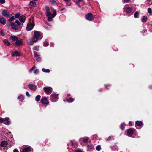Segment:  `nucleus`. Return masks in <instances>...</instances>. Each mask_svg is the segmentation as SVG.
<instances>
[{
	"label": "nucleus",
	"instance_id": "f257e3e1",
	"mask_svg": "<svg viewBox=\"0 0 152 152\" xmlns=\"http://www.w3.org/2000/svg\"><path fill=\"white\" fill-rule=\"evenodd\" d=\"M34 34V35L32 37V40L29 39L28 41V44L30 45H32L33 43L36 42L40 37V34L39 32L35 31Z\"/></svg>",
	"mask_w": 152,
	"mask_h": 152
},
{
	"label": "nucleus",
	"instance_id": "f03ea898",
	"mask_svg": "<svg viewBox=\"0 0 152 152\" xmlns=\"http://www.w3.org/2000/svg\"><path fill=\"white\" fill-rule=\"evenodd\" d=\"M45 92L47 94H50L52 91V88L50 87H45L43 88Z\"/></svg>",
	"mask_w": 152,
	"mask_h": 152
},
{
	"label": "nucleus",
	"instance_id": "7ed1b4c3",
	"mask_svg": "<svg viewBox=\"0 0 152 152\" xmlns=\"http://www.w3.org/2000/svg\"><path fill=\"white\" fill-rule=\"evenodd\" d=\"M86 19L89 21H92L93 20V17L92 14L89 13L87 14L86 16Z\"/></svg>",
	"mask_w": 152,
	"mask_h": 152
},
{
	"label": "nucleus",
	"instance_id": "20e7f679",
	"mask_svg": "<svg viewBox=\"0 0 152 152\" xmlns=\"http://www.w3.org/2000/svg\"><path fill=\"white\" fill-rule=\"evenodd\" d=\"M2 14L3 16L8 18L9 17L10 13L7 10H4L2 12Z\"/></svg>",
	"mask_w": 152,
	"mask_h": 152
},
{
	"label": "nucleus",
	"instance_id": "39448f33",
	"mask_svg": "<svg viewBox=\"0 0 152 152\" xmlns=\"http://www.w3.org/2000/svg\"><path fill=\"white\" fill-rule=\"evenodd\" d=\"M34 26L33 24H28L26 27V30L27 31H29L33 29Z\"/></svg>",
	"mask_w": 152,
	"mask_h": 152
},
{
	"label": "nucleus",
	"instance_id": "423d86ee",
	"mask_svg": "<svg viewBox=\"0 0 152 152\" xmlns=\"http://www.w3.org/2000/svg\"><path fill=\"white\" fill-rule=\"evenodd\" d=\"M41 102L42 104H48L49 103L47 98L46 97L42 98L41 100Z\"/></svg>",
	"mask_w": 152,
	"mask_h": 152
},
{
	"label": "nucleus",
	"instance_id": "0eeeda50",
	"mask_svg": "<svg viewBox=\"0 0 152 152\" xmlns=\"http://www.w3.org/2000/svg\"><path fill=\"white\" fill-rule=\"evenodd\" d=\"M8 143L6 141H2L1 144L0 145L1 147L5 148L7 147Z\"/></svg>",
	"mask_w": 152,
	"mask_h": 152
},
{
	"label": "nucleus",
	"instance_id": "6e6552de",
	"mask_svg": "<svg viewBox=\"0 0 152 152\" xmlns=\"http://www.w3.org/2000/svg\"><path fill=\"white\" fill-rule=\"evenodd\" d=\"M3 123L6 125H9L10 124L9 118L8 117H6L4 118Z\"/></svg>",
	"mask_w": 152,
	"mask_h": 152
},
{
	"label": "nucleus",
	"instance_id": "1a4fd4ad",
	"mask_svg": "<svg viewBox=\"0 0 152 152\" xmlns=\"http://www.w3.org/2000/svg\"><path fill=\"white\" fill-rule=\"evenodd\" d=\"M45 8L46 9V15L47 16H48L50 15L51 16L52 14L50 12V10L49 7L47 6H46L45 7Z\"/></svg>",
	"mask_w": 152,
	"mask_h": 152
},
{
	"label": "nucleus",
	"instance_id": "9d476101",
	"mask_svg": "<svg viewBox=\"0 0 152 152\" xmlns=\"http://www.w3.org/2000/svg\"><path fill=\"white\" fill-rule=\"evenodd\" d=\"M29 88L31 90L34 91H35L37 88V87L34 85L29 84L28 85Z\"/></svg>",
	"mask_w": 152,
	"mask_h": 152
},
{
	"label": "nucleus",
	"instance_id": "9b49d317",
	"mask_svg": "<svg viewBox=\"0 0 152 152\" xmlns=\"http://www.w3.org/2000/svg\"><path fill=\"white\" fill-rule=\"evenodd\" d=\"M132 128L128 129L127 130V134L129 135H132L134 132V131Z\"/></svg>",
	"mask_w": 152,
	"mask_h": 152
},
{
	"label": "nucleus",
	"instance_id": "f8f14e48",
	"mask_svg": "<svg viewBox=\"0 0 152 152\" xmlns=\"http://www.w3.org/2000/svg\"><path fill=\"white\" fill-rule=\"evenodd\" d=\"M36 1H31L29 3V6L30 7H35L36 6V3L35 2Z\"/></svg>",
	"mask_w": 152,
	"mask_h": 152
},
{
	"label": "nucleus",
	"instance_id": "ddd939ff",
	"mask_svg": "<svg viewBox=\"0 0 152 152\" xmlns=\"http://www.w3.org/2000/svg\"><path fill=\"white\" fill-rule=\"evenodd\" d=\"M31 148L30 146L26 147L23 149L22 152H28L31 151Z\"/></svg>",
	"mask_w": 152,
	"mask_h": 152
},
{
	"label": "nucleus",
	"instance_id": "4468645a",
	"mask_svg": "<svg viewBox=\"0 0 152 152\" xmlns=\"http://www.w3.org/2000/svg\"><path fill=\"white\" fill-rule=\"evenodd\" d=\"M135 124L137 126L140 127L142 126L143 125V123L140 121H136L135 122Z\"/></svg>",
	"mask_w": 152,
	"mask_h": 152
},
{
	"label": "nucleus",
	"instance_id": "2eb2a0df",
	"mask_svg": "<svg viewBox=\"0 0 152 152\" xmlns=\"http://www.w3.org/2000/svg\"><path fill=\"white\" fill-rule=\"evenodd\" d=\"M11 26L12 28L14 29L17 30L18 28V26L14 22L11 23Z\"/></svg>",
	"mask_w": 152,
	"mask_h": 152
},
{
	"label": "nucleus",
	"instance_id": "dca6fc26",
	"mask_svg": "<svg viewBox=\"0 0 152 152\" xmlns=\"http://www.w3.org/2000/svg\"><path fill=\"white\" fill-rule=\"evenodd\" d=\"M12 56H20V53L17 51H15L12 53Z\"/></svg>",
	"mask_w": 152,
	"mask_h": 152
},
{
	"label": "nucleus",
	"instance_id": "f3484780",
	"mask_svg": "<svg viewBox=\"0 0 152 152\" xmlns=\"http://www.w3.org/2000/svg\"><path fill=\"white\" fill-rule=\"evenodd\" d=\"M0 23L3 25H5L6 23V20L4 18H0Z\"/></svg>",
	"mask_w": 152,
	"mask_h": 152
},
{
	"label": "nucleus",
	"instance_id": "a211bd4d",
	"mask_svg": "<svg viewBox=\"0 0 152 152\" xmlns=\"http://www.w3.org/2000/svg\"><path fill=\"white\" fill-rule=\"evenodd\" d=\"M25 17L24 16H22L19 18V20L21 22L24 23L25 21Z\"/></svg>",
	"mask_w": 152,
	"mask_h": 152
},
{
	"label": "nucleus",
	"instance_id": "6ab92c4d",
	"mask_svg": "<svg viewBox=\"0 0 152 152\" xmlns=\"http://www.w3.org/2000/svg\"><path fill=\"white\" fill-rule=\"evenodd\" d=\"M125 10L126 13H130L132 11V9L130 7L125 8L124 10Z\"/></svg>",
	"mask_w": 152,
	"mask_h": 152
},
{
	"label": "nucleus",
	"instance_id": "aec40b11",
	"mask_svg": "<svg viewBox=\"0 0 152 152\" xmlns=\"http://www.w3.org/2000/svg\"><path fill=\"white\" fill-rule=\"evenodd\" d=\"M3 42L4 43V45L7 46H10L11 44L6 39L4 40H3Z\"/></svg>",
	"mask_w": 152,
	"mask_h": 152
},
{
	"label": "nucleus",
	"instance_id": "412c9836",
	"mask_svg": "<svg viewBox=\"0 0 152 152\" xmlns=\"http://www.w3.org/2000/svg\"><path fill=\"white\" fill-rule=\"evenodd\" d=\"M15 44L17 46H19L22 45V42L21 41L18 40L16 41L15 42Z\"/></svg>",
	"mask_w": 152,
	"mask_h": 152
},
{
	"label": "nucleus",
	"instance_id": "4be33fe9",
	"mask_svg": "<svg viewBox=\"0 0 152 152\" xmlns=\"http://www.w3.org/2000/svg\"><path fill=\"white\" fill-rule=\"evenodd\" d=\"M66 101L69 103L72 102L74 101V99L72 97L69 98L66 100Z\"/></svg>",
	"mask_w": 152,
	"mask_h": 152
},
{
	"label": "nucleus",
	"instance_id": "5701e85b",
	"mask_svg": "<svg viewBox=\"0 0 152 152\" xmlns=\"http://www.w3.org/2000/svg\"><path fill=\"white\" fill-rule=\"evenodd\" d=\"M10 38L12 40L14 41H16L18 40V38L15 36H11Z\"/></svg>",
	"mask_w": 152,
	"mask_h": 152
},
{
	"label": "nucleus",
	"instance_id": "b1692460",
	"mask_svg": "<svg viewBox=\"0 0 152 152\" xmlns=\"http://www.w3.org/2000/svg\"><path fill=\"white\" fill-rule=\"evenodd\" d=\"M18 99H20V101H22L24 99V97L23 95H20L18 97Z\"/></svg>",
	"mask_w": 152,
	"mask_h": 152
},
{
	"label": "nucleus",
	"instance_id": "393cba45",
	"mask_svg": "<svg viewBox=\"0 0 152 152\" xmlns=\"http://www.w3.org/2000/svg\"><path fill=\"white\" fill-rule=\"evenodd\" d=\"M88 139H89V138L88 137H85L84 138H83V141L84 142L86 143L88 142Z\"/></svg>",
	"mask_w": 152,
	"mask_h": 152
},
{
	"label": "nucleus",
	"instance_id": "a878e982",
	"mask_svg": "<svg viewBox=\"0 0 152 152\" xmlns=\"http://www.w3.org/2000/svg\"><path fill=\"white\" fill-rule=\"evenodd\" d=\"M41 96L40 95H37L35 98V100L36 101L38 102L40 100L41 98Z\"/></svg>",
	"mask_w": 152,
	"mask_h": 152
},
{
	"label": "nucleus",
	"instance_id": "bb28decb",
	"mask_svg": "<svg viewBox=\"0 0 152 152\" xmlns=\"http://www.w3.org/2000/svg\"><path fill=\"white\" fill-rule=\"evenodd\" d=\"M42 71L45 73H49L50 72V70L49 69H45V68H42Z\"/></svg>",
	"mask_w": 152,
	"mask_h": 152
},
{
	"label": "nucleus",
	"instance_id": "cd10ccee",
	"mask_svg": "<svg viewBox=\"0 0 152 152\" xmlns=\"http://www.w3.org/2000/svg\"><path fill=\"white\" fill-rule=\"evenodd\" d=\"M52 98L54 99H57L58 98V95L57 94L52 95L50 96Z\"/></svg>",
	"mask_w": 152,
	"mask_h": 152
},
{
	"label": "nucleus",
	"instance_id": "c85d7f7f",
	"mask_svg": "<svg viewBox=\"0 0 152 152\" xmlns=\"http://www.w3.org/2000/svg\"><path fill=\"white\" fill-rule=\"evenodd\" d=\"M147 20V17L146 16H144L142 19V21L143 22H146Z\"/></svg>",
	"mask_w": 152,
	"mask_h": 152
},
{
	"label": "nucleus",
	"instance_id": "c756f323",
	"mask_svg": "<svg viewBox=\"0 0 152 152\" xmlns=\"http://www.w3.org/2000/svg\"><path fill=\"white\" fill-rule=\"evenodd\" d=\"M139 15V13L138 11L136 12L134 14V17L135 18H137L138 17Z\"/></svg>",
	"mask_w": 152,
	"mask_h": 152
},
{
	"label": "nucleus",
	"instance_id": "7c9ffc66",
	"mask_svg": "<svg viewBox=\"0 0 152 152\" xmlns=\"http://www.w3.org/2000/svg\"><path fill=\"white\" fill-rule=\"evenodd\" d=\"M56 14V10H54V12H53V13L52 14L51 16L52 18H54Z\"/></svg>",
	"mask_w": 152,
	"mask_h": 152
},
{
	"label": "nucleus",
	"instance_id": "2f4dec72",
	"mask_svg": "<svg viewBox=\"0 0 152 152\" xmlns=\"http://www.w3.org/2000/svg\"><path fill=\"white\" fill-rule=\"evenodd\" d=\"M51 4L53 5H56L57 3L56 1L54 0H52L50 1Z\"/></svg>",
	"mask_w": 152,
	"mask_h": 152
},
{
	"label": "nucleus",
	"instance_id": "473e14b6",
	"mask_svg": "<svg viewBox=\"0 0 152 152\" xmlns=\"http://www.w3.org/2000/svg\"><path fill=\"white\" fill-rule=\"evenodd\" d=\"M20 16V13H18L15 15V17L16 18H19Z\"/></svg>",
	"mask_w": 152,
	"mask_h": 152
},
{
	"label": "nucleus",
	"instance_id": "72a5a7b5",
	"mask_svg": "<svg viewBox=\"0 0 152 152\" xmlns=\"http://www.w3.org/2000/svg\"><path fill=\"white\" fill-rule=\"evenodd\" d=\"M49 45V43H48V42L46 41H45L44 42V45L45 46H48Z\"/></svg>",
	"mask_w": 152,
	"mask_h": 152
},
{
	"label": "nucleus",
	"instance_id": "f704fd0d",
	"mask_svg": "<svg viewBox=\"0 0 152 152\" xmlns=\"http://www.w3.org/2000/svg\"><path fill=\"white\" fill-rule=\"evenodd\" d=\"M96 149L98 151H99L101 149V146L98 145L96 148Z\"/></svg>",
	"mask_w": 152,
	"mask_h": 152
},
{
	"label": "nucleus",
	"instance_id": "c9c22d12",
	"mask_svg": "<svg viewBox=\"0 0 152 152\" xmlns=\"http://www.w3.org/2000/svg\"><path fill=\"white\" fill-rule=\"evenodd\" d=\"M34 57L36 58V57H38L39 55L36 52H34Z\"/></svg>",
	"mask_w": 152,
	"mask_h": 152
},
{
	"label": "nucleus",
	"instance_id": "e433bc0d",
	"mask_svg": "<svg viewBox=\"0 0 152 152\" xmlns=\"http://www.w3.org/2000/svg\"><path fill=\"white\" fill-rule=\"evenodd\" d=\"M124 128V124H121V130H123Z\"/></svg>",
	"mask_w": 152,
	"mask_h": 152
},
{
	"label": "nucleus",
	"instance_id": "4c0bfd02",
	"mask_svg": "<svg viewBox=\"0 0 152 152\" xmlns=\"http://www.w3.org/2000/svg\"><path fill=\"white\" fill-rule=\"evenodd\" d=\"M0 33L3 36H4L5 35V34L3 30H2L1 31Z\"/></svg>",
	"mask_w": 152,
	"mask_h": 152
},
{
	"label": "nucleus",
	"instance_id": "58836bf2",
	"mask_svg": "<svg viewBox=\"0 0 152 152\" xmlns=\"http://www.w3.org/2000/svg\"><path fill=\"white\" fill-rule=\"evenodd\" d=\"M35 66H34L33 67H32L29 70V72L31 73L32 71L35 69Z\"/></svg>",
	"mask_w": 152,
	"mask_h": 152
},
{
	"label": "nucleus",
	"instance_id": "ea45409f",
	"mask_svg": "<svg viewBox=\"0 0 152 152\" xmlns=\"http://www.w3.org/2000/svg\"><path fill=\"white\" fill-rule=\"evenodd\" d=\"M148 12L149 13H151L152 12L151 9L150 8H148Z\"/></svg>",
	"mask_w": 152,
	"mask_h": 152
},
{
	"label": "nucleus",
	"instance_id": "a19ab883",
	"mask_svg": "<svg viewBox=\"0 0 152 152\" xmlns=\"http://www.w3.org/2000/svg\"><path fill=\"white\" fill-rule=\"evenodd\" d=\"M4 120V118L1 117H0V123H3Z\"/></svg>",
	"mask_w": 152,
	"mask_h": 152
},
{
	"label": "nucleus",
	"instance_id": "79ce46f5",
	"mask_svg": "<svg viewBox=\"0 0 152 152\" xmlns=\"http://www.w3.org/2000/svg\"><path fill=\"white\" fill-rule=\"evenodd\" d=\"M35 58L37 61L39 62L40 61L41 58H40L39 57V56H38V57H36Z\"/></svg>",
	"mask_w": 152,
	"mask_h": 152
},
{
	"label": "nucleus",
	"instance_id": "37998d69",
	"mask_svg": "<svg viewBox=\"0 0 152 152\" xmlns=\"http://www.w3.org/2000/svg\"><path fill=\"white\" fill-rule=\"evenodd\" d=\"M15 19V18L13 16H12L11 17L10 19H9V21H12L14 20Z\"/></svg>",
	"mask_w": 152,
	"mask_h": 152
},
{
	"label": "nucleus",
	"instance_id": "c03bdc74",
	"mask_svg": "<svg viewBox=\"0 0 152 152\" xmlns=\"http://www.w3.org/2000/svg\"><path fill=\"white\" fill-rule=\"evenodd\" d=\"M15 23L18 26H20V24H21V23H20V22L19 21H18V20H16L15 21Z\"/></svg>",
	"mask_w": 152,
	"mask_h": 152
},
{
	"label": "nucleus",
	"instance_id": "a18cd8bd",
	"mask_svg": "<svg viewBox=\"0 0 152 152\" xmlns=\"http://www.w3.org/2000/svg\"><path fill=\"white\" fill-rule=\"evenodd\" d=\"M52 17L51 16H48V20L49 21H51L52 20Z\"/></svg>",
	"mask_w": 152,
	"mask_h": 152
},
{
	"label": "nucleus",
	"instance_id": "49530a36",
	"mask_svg": "<svg viewBox=\"0 0 152 152\" xmlns=\"http://www.w3.org/2000/svg\"><path fill=\"white\" fill-rule=\"evenodd\" d=\"M5 2V0H0V3L1 4H4Z\"/></svg>",
	"mask_w": 152,
	"mask_h": 152
},
{
	"label": "nucleus",
	"instance_id": "de8ad7c7",
	"mask_svg": "<svg viewBox=\"0 0 152 152\" xmlns=\"http://www.w3.org/2000/svg\"><path fill=\"white\" fill-rule=\"evenodd\" d=\"M34 73H35V74H37L38 72H39V71H38V69H36L34 71Z\"/></svg>",
	"mask_w": 152,
	"mask_h": 152
},
{
	"label": "nucleus",
	"instance_id": "09e8293b",
	"mask_svg": "<svg viewBox=\"0 0 152 152\" xmlns=\"http://www.w3.org/2000/svg\"><path fill=\"white\" fill-rule=\"evenodd\" d=\"M113 137L112 136H110L109 137H108V138L107 139V141H109L112 138H113Z\"/></svg>",
	"mask_w": 152,
	"mask_h": 152
},
{
	"label": "nucleus",
	"instance_id": "8fccbe9b",
	"mask_svg": "<svg viewBox=\"0 0 152 152\" xmlns=\"http://www.w3.org/2000/svg\"><path fill=\"white\" fill-rule=\"evenodd\" d=\"M33 49L34 50H39L37 46H35V47H34L33 48Z\"/></svg>",
	"mask_w": 152,
	"mask_h": 152
},
{
	"label": "nucleus",
	"instance_id": "3c124183",
	"mask_svg": "<svg viewBox=\"0 0 152 152\" xmlns=\"http://www.w3.org/2000/svg\"><path fill=\"white\" fill-rule=\"evenodd\" d=\"M110 84H107L105 85V87H106V88L108 89V88L109 87H110Z\"/></svg>",
	"mask_w": 152,
	"mask_h": 152
},
{
	"label": "nucleus",
	"instance_id": "603ef678",
	"mask_svg": "<svg viewBox=\"0 0 152 152\" xmlns=\"http://www.w3.org/2000/svg\"><path fill=\"white\" fill-rule=\"evenodd\" d=\"M75 152H82L81 150H79V149H77V150H76L75 151Z\"/></svg>",
	"mask_w": 152,
	"mask_h": 152
},
{
	"label": "nucleus",
	"instance_id": "864d4df0",
	"mask_svg": "<svg viewBox=\"0 0 152 152\" xmlns=\"http://www.w3.org/2000/svg\"><path fill=\"white\" fill-rule=\"evenodd\" d=\"M26 95L27 96H30V95L29 93L28 92H26Z\"/></svg>",
	"mask_w": 152,
	"mask_h": 152
},
{
	"label": "nucleus",
	"instance_id": "5fc2aeb1",
	"mask_svg": "<svg viewBox=\"0 0 152 152\" xmlns=\"http://www.w3.org/2000/svg\"><path fill=\"white\" fill-rule=\"evenodd\" d=\"M50 46L52 47H54V43H51L50 44Z\"/></svg>",
	"mask_w": 152,
	"mask_h": 152
},
{
	"label": "nucleus",
	"instance_id": "6e6d98bb",
	"mask_svg": "<svg viewBox=\"0 0 152 152\" xmlns=\"http://www.w3.org/2000/svg\"><path fill=\"white\" fill-rule=\"evenodd\" d=\"M76 4L79 7H80V4L79 2L78 1H77L76 2Z\"/></svg>",
	"mask_w": 152,
	"mask_h": 152
},
{
	"label": "nucleus",
	"instance_id": "4d7b16f0",
	"mask_svg": "<svg viewBox=\"0 0 152 152\" xmlns=\"http://www.w3.org/2000/svg\"><path fill=\"white\" fill-rule=\"evenodd\" d=\"M13 152H19L18 150L16 149H14Z\"/></svg>",
	"mask_w": 152,
	"mask_h": 152
},
{
	"label": "nucleus",
	"instance_id": "13d9d810",
	"mask_svg": "<svg viewBox=\"0 0 152 152\" xmlns=\"http://www.w3.org/2000/svg\"><path fill=\"white\" fill-rule=\"evenodd\" d=\"M129 0H124V2L125 3H127L129 2Z\"/></svg>",
	"mask_w": 152,
	"mask_h": 152
},
{
	"label": "nucleus",
	"instance_id": "bf43d9fd",
	"mask_svg": "<svg viewBox=\"0 0 152 152\" xmlns=\"http://www.w3.org/2000/svg\"><path fill=\"white\" fill-rule=\"evenodd\" d=\"M129 125L130 126L132 125V122L131 121H129Z\"/></svg>",
	"mask_w": 152,
	"mask_h": 152
},
{
	"label": "nucleus",
	"instance_id": "052dcab7",
	"mask_svg": "<svg viewBox=\"0 0 152 152\" xmlns=\"http://www.w3.org/2000/svg\"><path fill=\"white\" fill-rule=\"evenodd\" d=\"M71 145L72 146H73L74 145V143L72 141H71Z\"/></svg>",
	"mask_w": 152,
	"mask_h": 152
},
{
	"label": "nucleus",
	"instance_id": "680f3d73",
	"mask_svg": "<svg viewBox=\"0 0 152 152\" xmlns=\"http://www.w3.org/2000/svg\"><path fill=\"white\" fill-rule=\"evenodd\" d=\"M71 5V4H66V6H70Z\"/></svg>",
	"mask_w": 152,
	"mask_h": 152
},
{
	"label": "nucleus",
	"instance_id": "e2e57ef3",
	"mask_svg": "<svg viewBox=\"0 0 152 152\" xmlns=\"http://www.w3.org/2000/svg\"><path fill=\"white\" fill-rule=\"evenodd\" d=\"M64 0L66 2H68L70 1V0Z\"/></svg>",
	"mask_w": 152,
	"mask_h": 152
},
{
	"label": "nucleus",
	"instance_id": "0e129e2a",
	"mask_svg": "<svg viewBox=\"0 0 152 152\" xmlns=\"http://www.w3.org/2000/svg\"><path fill=\"white\" fill-rule=\"evenodd\" d=\"M65 10V8H62V9H61L60 10L61 11H63V10Z\"/></svg>",
	"mask_w": 152,
	"mask_h": 152
},
{
	"label": "nucleus",
	"instance_id": "69168bd1",
	"mask_svg": "<svg viewBox=\"0 0 152 152\" xmlns=\"http://www.w3.org/2000/svg\"><path fill=\"white\" fill-rule=\"evenodd\" d=\"M51 10H52V11H53V12H54V10H54L53 8H52L51 9Z\"/></svg>",
	"mask_w": 152,
	"mask_h": 152
},
{
	"label": "nucleus",
	"instance_id": "338daca9",
	"mask_svg": "<svg viewBox=\"0 0 152 152\" xmlns=\"http://www.w3.org/2000/svg\"><path fill=\"white\" fill-rule=\"evenodd\" d=\"M83 0H78V1H80V2H81L83 1Z\"/></svg>",
	"mask_w": 152,
	"mask_h": 152
},
{
	"label": "nucleus",
	"instance_id": "774afa93",
	"mask_svg": "<svg viewBox=\"0 0 152 152\" xmlns=\"http://www.w3.org/2000/svg\"><path fill=\"white\" fill-rule=\"evenodd\" d=\"M33 0L34 1H37V0Z\"/></svg>",
	"mask_w": 152,
	"mask_h": 152
}]
</instances>
